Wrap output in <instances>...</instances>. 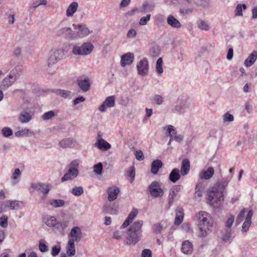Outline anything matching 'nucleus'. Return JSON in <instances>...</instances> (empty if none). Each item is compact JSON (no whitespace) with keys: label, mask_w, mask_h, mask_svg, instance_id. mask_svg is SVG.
<instances>
[{"label":"nucleus","mask_w":257,"mask_h":257,"mask_svg":"<svg viewBox=\"0 0 257 257\" xmlns=\"http://www.w3.org/2000/svg\"><path fill=\"white\" fill-rule=\"evenodd\" d=\"M233 170V168H230L229 170L230 174L218 181L212 188L208 195L209 203L211 206H215L216 205L217 206L218 205H220L224 201V191L233 177L232 174Z\"/></svg>","instance_id":"obj_1"},{"label":"nucleus","mask_w":257,"mask_h":257,"mask_svg":"<svg viewBox=\"0 0 257 257\" xmlns=\"http://www.w3.org/2000/svg\"><path fill=\"white\" fill-rule=\"evenodd\" d=\"M16 62L12 60L9 62L11 67H14L11 70L9 74L2 80L0 84L1 89L6 90L12 86L21 76L23 75V69L22 66L16 65Z\"/></svg>","instance_id":"obj_2"},{"label":"nucleus","mask_w":257,"mask_h":257,"mask_svg":"<svg viewBox=\"0 0 257 257\" xmlns=\"http://www.w3.org/2000/svg\"><path fill=\"white\" fill-rule=\"evenodd\" d=\"M143 224L142 220H137L134 222L127 229L125 235V243L127 245H135L142 237Z\"/></svg>","instance_id":"obj_3"},{"label":"nucleus","mask_w":257,"mask_h":257,"mask_svg":"<svg viewBox=\"0 0 257 257\" xmlns=\"http://www.w3.org/2000/svg\"><path fill=\"white\" fill-rule=\"evenodd\" d=\"M199 237H205L208 234L207 230L212 226L211 217L205 211H201L198 214Z\"/></svg>","instance_id":"obj_4"},{"label":"nucleus","mask_w":257,"mask_h":257,"mask_svg":"<svg viewBox=\"0 0 257 257\" xmlns=\"http://www.w3.org/2000/svg\"><path fill=\"white\" fill-rule=\"evenodd\" d=\"M94 46L90 42L83 43L81 46L74 45L72 49V53L75 55L86 56L93 51Z\"/></svg>","instance_id":"obj_5"},{"label":"nucleus","mask_w":257,"mask_h":257,"mask_svg":"<svg viewBox=\"0 0 257 257\" xmlns=\"http://www.w3.org/2000/svg\"><path fill=\"white\" fill-rule=\"evenodd\" d=\"M79 163L77 160H73L71 161L69 165V169L67 173H66L61 180L63 182L66 181L72 180L77 177L79 174L78 171Z\"/></svg>","instance_id":"obj_6"},{"label":"nucleus","mask_w":257,"mask_h":257,"mask_svg":"<svg viewBox=\"0 0 257 257\" xmlns=\"http://www.w3.org/2000/svg\"><path fill=\"white\" fill-rule=\"evenodd\" d=\"M192 106L191 100L187 97L181 96L178 99L177 104L174 106V111L177 113H184Z\"/></svg>","instance_id":"obj_7"},{"label":"nucleus","mask_w":257,"mask_h":257,"mask_svg":"<svg viewBox=\"0 0 257 257\" xmlns=\"http://www.w3.org/2000/svg\"><path fill=\"white\" fill-rule=\"evenodd\" d=\"M148 189L151 196L154 198L161 197L164 194L163 190L157 181L152 182L149 186Z\"/></svg>","instance_id":"obj_8"},{"label":"nucleus","mask_w":257,"mask_h":257,"mask_svg":"<svg viewBox=\"0 0 257 257\" xmlns=\"http://www.w3.org/2000/svg\"><path fill=\"white\" fill-rule=\"evenodd\" d=\"M69 240L78 242L82 237V232L81 228L78 226L73 227L70 230L69 235Z\"/></svg>","instance_id":"obj_9"},{"label":"nucleus","mask_w":257,"mask_h":257,"mask_svg":"<svg viewBox=\"0 0 257 257\" xmlns=\"http://www.w3.org/2000/svg\"><path fill=\"white\" fill-rule=\"evenodd\" d=\"M138 74L141 76L146 75L149 69V63L147 58L141 60L137 65Z\"/></svg>","instance_id":"obj_10"},{"label":"nucleus","mask_w":257,"mask_h":257,"mask_svg":"<svg viewBox=\"0 0 257 257\" xmlns=\"http://www.w3.org/2000/svg\"><path fill=\"white\" fill-rule=\"evenodd\" d=\"M64 54L62 49L55 50L51 55L48 60V65L50 66L56 63L59 60L63 58Z\"/></svg>","instance_id":"obj_11"},{"label":"nucleus","mask_w":257,"mask_h":257,"mask_svg":"<svg viewBox=\"0 0 257 257\" xmlns=\"http://www.w3.org/2000/svg\"><path fill=\"white\" fill-rule=\"evenodd\" d=\"M115 105V97L114 96H109L107 97L99 107V110L101 112H104L106 107H113Z\"/></svg>","instance_id":"obj_12"},{"label":"nucleus","mask_w":257,"mask_h":257,"mask_svg":"<svg viewBox=\"0 0 257 257\" xmlns=\"http://www.w3.org/2000/svg\"><path fill=\"white\" fill-rule=\"evenodd\" d=\"M102 208L105 213L114 215L117 213V206L114 203L110 201L106 202Z\"/></svg>","instance_id":"obj_13"},{"label":"nucleus","mask_w":257,"mask_h":257,"mask_svg":"<svg viewBox=\"0 0 257 257\" xmlns=\"http://www.w3.org/2000/svg\"><path fill=\"white\" fill-rule=\"evenodd\" d=\"M68 224L69 222L67 220H63L61 221L57 220L53 228V230L63 234L65 229L68 227Z\"/></svg>","instance_id":"obj_14"},{"label":"nucleus","mask_w":257,"mask_h":257,"mask_svg":"<svg viewBox=\"0 0 257 257\" xmlns=\"http://www.w3.org/2000/svg\"><path fill=\"white\" fill-rule=\"evenodd\" d=\"M31 187L38 191H41L44 194H47L51 187V186L49 184L45 183H32Z\"/></svg>","instance_id":"obj_15"},{"label":"nucleus","mask_w":257,"mask_h":257,"mask_svg":"<svg viewBox=\"0 0 257 257\" xmlns=\"http://www.w3.org/2000/svg\"><path fill=\"white\" fill-rule=\"evenodd\" d=\"M77 83L80 89L83 92H87L90 89V81L88 77L78 79Z\"/></svg>","instance_id":"obj_16"},{"label":"nucleus","mask_w":257,"mask_h":257,"mask_svg":"<svg viewBox=\"0 0 257 257\" xmlns=\"http://www.w3.org/2000/svg\"><path fill=\"white\" fill-rule=\"evenodd\" d=\"M119 192L120 190L117 187L111 186L108 187L107 190L108 200L110 202L115 200L117 198Z\"/></svg>","instance_id":"obj_17"},{"label":"nucleus","mask_w":257,"mask_h":257,"mask_svg":"<svg viewBox=\"0 0 257 257\" xmlns=\"http://www.w3.org/2000/svg\"><path fill=\"white\" fill-rule=\"evenodd\" d=\"M4 206L9 207L12 210H18L24 206V203L22 201L17 200L15 201H6L4 203Z\"/></svg>","instance_id":"obj_18"},{"label":"nucleus","mask_w":257,"mask_h":257,"mask_svg":"<svg viewBox=\"0 0 257 257\" xmlns=\"http://www.w3.org/2000/svg\"><path fill=\"white\" fill-rule=\"evenodd\" d=\"M134 59V54L131 53H126L122 55L121 57V65L123 67H124L126 65H130L133 62Z\"/></svg>","instance_id":"obj_19"},{"label":"nucleus","mask_w":257,"mask_h":257,"mask_svg":"<svg viewBox=\"0 0 257 257\" xmlns=\"http://www.w3.org/2000/svg\"><path fill=\"white\" fill-rule=\"evenodd\" d=\"M193 244L188 240L184 241L182 244L181 251L185 254H190L193 252Z\"/></svg>","instance_id":"obj_20"},{"label":"nucleus","mask_w":257,"mask_h":257,"mask_svg":"<svg viewBox=\"0 0 257 257\" xmlns=\"http://www.w3.org/2000/svg\"><path fill=\"white\" fill-rule=\"evenodd\" d=\"M214 173V170L212 167H209L206 170L201 171L199 175L201 180H208L210 179Z\"/></svg>","instance_id":"obj_21"},{"label":"nucleus","mask_w":257,"mask_h":257,"mask_svg":"<svg viewBox=\"0 0 257 257\" xmlns=\"http://www.w3.org/2000/svg\"><path fill=\"white\" fill-rule=\"evenodd\" d=\"M257 59V51H253L244 62V65L246 67L251 66Z\"/></svg>","instance_id":"obj_22"},{"label":"nucleus","mask_w":257,"mask_h":257,"mask_svg":"<svg viewBox=\"0 0 257 257\" xmlns=\"http://www.w3.org/2000/svg\"><path fill=\"white\" fill-rule=\"evenodd\" d=\"M18 118L21 123H28L32 120V114L26 111H23L19 114Z\"/></svg>","instance_id":"obj_23"},{"label":"nucleus","mask_w":257,"mask_h":257,"mask_svg":"<svg viewBox=\"0 0 257 257\" xmlns=\"http://www.w3.org/2000/svg\"><path fill=\"white\" fill-rule=\"evenodd\" d=\"M75 143L73 138H66L59 142V146L63 148H71L75 145Z\"/></svg>","instance_id":"obj_24"},{"label":"nucleus","mask_w":257,"mask_h":257,"mask_svg":"<svg viewBox=\"0 0 257 257\" xmlns=\"http://www.w3.org/2000/svg\"><path fill=\"white\" fill-rule=\"evenodd\" d=\"M167 22L169 26L174 28L179 29L182 26L180 22L173 15H169L168 16Z\"/></svg>","instance_id":"obj_25"},{"label":"nucleus","mask_w":257,"mask_h":257,"mask_svg":"<svg viewBox=\"0 0 257 257\" xmlns=\"http://www.w3.org/2000/svg\"><path fill=\"white\" fill-rule=\"evenodd\" d=\"M58 35H65L66 38H72L75 34L72 29L69 27H64L60 29L58 32Z\"/></svg>","instance_id":"obj_26"},{"label":"nucleus","mask_w":257,"mask_h":257,"mask_svg":"<svg viewBox=\"0 0 257 257\" xmlns=\"http://www.w3.org/2000/svg\"><path fill=\"white\" fill-rule=\"evenodd\" d=\"M73 26L74 27L75 29H78L79 30V35L82 37L86 36L91 33L88 28H87L85 25H76L75 24H73Z\"/></svg>","instance_id":"obj_27"},{"label":"nucleus","mask_w":257,"mask_h":257,"mask_svg":"<svg viewBox=\"0 0 257 257\" xmlns=\"http://www.w3.org/2000/svg\"><path fill=\"white\" fill-rule=\"evenodd\" d=\"M253 215L252 210H250L247 213V214L246 216V218L245 221L243 222L242 226V231L246 232L248 230L250 224H251V219Z\"/></svg>","instance_id":"obj_28"},{"label":"nucleus","mask_w":257,"mask_h":257,"mask_svg":"<svg viewBox=\"0 0 257 257\" xmlns=\"http://www.w3.org/2000/svg\"><path fill=\"white\" fill-rule=\"evenodd\" d=\"M94 146L101 150L106 151L110 148V145L103 139H97Z\"/></svg>","instance_id":"obj_29"},{"label":"nucleus","mask_w":257,"mask_h":257,"mask_svg":"<svg viewBox=\"0 0 257 257\" xmlns=\"http://www.w3.org/2000/svg\"><path fill=\"white\" fill-rule=\"evenodd\" d=\"M57 220L55 216L49 215H46L43 218V221L46 225L52 228L54 227Z\"/></svg>","instance_id":"obj_30"},{"label":"nucleus","mask_w":257,"mask_h":257,"mask_svg":"<svg viewBox=\"0 0 257 257\" xmlns=\"http://www.w3.org/2000/svg\"><path fill=\"white\" fill-rule=\"evenodd\" d=\"M190 169V162L187 159H184L182 162L180 173L182 176L187 175Z\"/></svg>","instance_id":"obj_31"},{"label":"nucleus","mask_w":257,"mask_h":257,"mask_svg":"<svg viewBox=\"0 0 257 257\" xmlns=\"http://www.w3.org/2000/svg\"><path fill=\"white\" fill-rule=\"evenodd\" d=\"M48 204L54 208H58L64 206L65 201L62 199H52L48 201Z\"/></svg>","instance_id":"obj_32"},{"label":"nucleus","mask_w":257,"mask_h":257,"mask_svg":"<svg viewBox=\"0 0 257 257\" xmlns=\"http://www.w3.org/2000/svg\"><path fill=\"white\" fill-rule=\"evenodd\" d=\"M163 166V163L160 160H154L151 165V172L153 174H157L158 172L159 169Z\"/></svg>","instance_id":"obj_33"},{"label":"nucleus","mask_w":257,"mask_h":257,"mask_svg":"<svg viewBox=\"0 0 257 257\" xmlns=\"http://www.w3.org/2000/svg\"><path fill=\"white\" fill-rule=\"evenodd\" d=\"M181 176L179 170L177 168L173 169L169 175V180L173 183H175L180 179Z\"/></svg>","instance_id":"obj_34"},{"label":"nucleus","mask_w":257,"mask_h":257,"mask_svg":"<svg viewBox=\"0 0 257 257\" xmlns=\"http://www.w3.org/2000/svg\"><path fill=\"white\" fill-rule=\"evenodd\" d=\"M183 211L181 208H178L176 209V215L174 221V224L176 225H180L183 221L184 217Z\"/></svg>","instance_id":"obj_35"},{"label":"nucleus","mask_w":257,"mask_h":257,"mask_svg":"<svg viewBox=\"0 0 257 257\" xmlns=\"http://www.w3.org/2000/svg\"><path fill=\"white\" fill-rule=\"evenodd\" d=\"M78 7L77 2H74L72 3L68 7L66 10V16L67 17H72L76 12Z\"/></svg>","instance_id":"obj_36"},{"label":"nucleus","mask_w":257,"mask_h":257,"mask_svg":"<svg viewBox=\"0 0 257 257\" xmlns=\"http://www.w3.org/2000/svg\"><path fill=\"white\" fill-rule=\"evenodd\" d=\"M76 252L74 242L68 240L66 247V253L68 256H72L75 255Z\"/></svg>","instance_id":"obj_37"},{"label":"nucleus","mask_w":257,"mask_h":257,"mask_svg":"<svg viewBox=\"0 0 257 257\" xmlns=\"http://www.w3.org/2000/svg\"><path fill=\"white\" fill-rule=\"evenodd\" d=\"M34 135V132L28 128H24L15 133V136L17 137H29L31 136H33Z\"/></svg>","instance_id":"obj_38"},{"label":"nucleus","mask_w":257,"mask_h":257,"mask_svg":"<svg viewBox=\"0 0 257 257\" xmlns=\"http://www.w3.org/2000/svg\"><path fill=\"white\" fill-rule=\"evenodd\" d=\"M52 92L65 98H71V92L68 90L55 89L52 90Z\"/></svg>","instance_id":"obj_39"},{"label":"nucleus","mask_w":257,"mask_h":257,"mask_svg":"<svg viewBox=\"0 0 257 257\" xmlns=\"http://www.w3.org/2000/svg\"><path fill=\"white\" fill-rule=\"evenodd\" d=\"M21 175L20 169L19 168L16 169L11 178L12 183L13 185H16L19 182Z\"/></svg>","instance_id":"obj_40"},{"label":"nucleus","mask_w":257,"mask_h":257,"mask_svg":"<svg viewBox=\"0 0 257 257\" xmlns=\"http://www.w3.org/2000/svg\"><path fill=\"white\" fill-rule=\"evenodd\" d=\"M178 193L175 192L174 190L171 188L168 196V204L170 206L172 205L174 201L176 199Z\"/></svg>","instance_id":"obj_41"},{"label":"nucleus","mask_w":257,"mask_h":257,"mask_svg":"<svg viewBox=\"0 0 257 257\" xmlns=\"http://www.w3.org/2000/svg\"><path fill=\"white\" fill-rule=\"evenodd\" d=\"M156 71L157 73L160 75L163 72V59L162 58H159L156 62Z\"/></svg>","instance_id":"obj_42"},{"label":"nucleus","mask_w":257,"mask_h":257,"mask_svg":"<svg viewBox=\"0 0 257 257\" xmlns=\"http://www.w3.org/2000/svg\"><path fill=\"white\" fill-rule=\"evenodd\" d=\"M151 100L153 102H155L158 105H161L164 102V98L161 95L159 94L152 96L151 98Z\"/></svg>","instance_id":"obj_43"},{"label":"nucleus","mask_w":257,"mask_h":257,"mask_svg":"<svg viewBox=\"0 0 257 257\" xmlns=\"http://www.w3.org/2000/svg\"><path fill=\"white\" fill-rule=\"evenodd\" d=\"M197 25L199 29L201 30L208 31L210 27L207 22L203 20H200L197 22Z\"/></svg>","instance_id":"obj_44"},{"label":"nucleus","mask_w":257,"mask_h":257,"mask_svg":"<svg viewBox=\"0 0 257 257\" xmlns=\"http://www.w3.org/2000/svg\"><path fill=\"white\" fill-rule=\"evenodd\" d=\"M71 192L75 196H79L83 193V188L81 186H76L72 189Z\"/></svg>","instance_id":"obj_45"},{"label":"nucleus","mask_w":257,"mask_h":257,"mask_svg":"<svg viewBox=\"0 0 257 257\" xmlns=\"http://www.w3.org/2000/svg\"><path fill=\"white\" fill-rule=\"evenodd\" d=\"M56 113L53 110H50L48 112H45L43 115L42 116V118L44 120H48L51 119L54 116H55Z\"/></svg>","instance_id":"obj_46"},{"label":"nucleus","mask_w":257,"mask_h":257,"mask_svg":"<svg viewBox=\"0 0 257 257\" xmlns=\"http://www.w3.org/2000/svg\"><path fill=\"white\" fill-rule=\"evenodd\" d=\"M246 8V6L245 4L241 5L238 4L237 5L236 9L235 10V15L236 16H242V9L245 10Z\"/></svg>","instance_id":"obj_47"},{"label":"nucleus","mask_w":257,"mask_h":257,"mask_svg":"<svg viewBox=\"0 0 257 257\" xmlns=\"http://www.w3.org/2000/svg\"><path fill=\"white\" fill-rule=\"evenodd\" d=\"M138 12L145 13V12H151L153 10L152 7L148 3L143 4L142 7L138 9Z\"/></svg>","instance_id":"obj_48"},{"label":"nucleus","mask_w":257,"mask_h":257,"mask_svg":"<svg viewBox=\"0 0 257 257\" xmlns=\"http://www.w3.org/2000/svg\"><path fill=\"white\" fill-rule=\"evenodd\" d=\"M160 54V49L158 46H154L151 48L150 54L152 57H156Z\"/></svg>","instance_id":"obj_49"},{"label":"nucleus","mask_w":257,"mask_h":257,"mask_svg":"<svg viewBox=\"0 0 257 257\" xmlns=\"http://www.w3.org/2000/svg\"><path fill=\"white\" fill-rule=\"evenodd\" d=\"M102 164L99 162L94 165L93 171L96 174L98 175H100L102 174Z\"/></svg>","instance_id":"obj_50"},{"label":"nucleus","mask_w":257,"mask_h":257,"mask_svg":"<svg viewBox=\"0 0 257 257\" xmlns=\"http://www.w3.org/2000/svg\"><path fill=\"white\" fill-rule=\"evenodd\" d=\"M223 122H232L234 120V116L228 112L225 113L222 116Z\"/></svg>","instance_id":"obj_51"},{"label":"nucleus","mask_w":257,"mask_h":257,"mask_svg":"<svg viewBox=\"0 0 257 257\" xmlns=\"http://www.w3.org/2000/svg\"><path fill=\"white\" fill-rule=\"evenodd\" d=\"M176 131L175 127L172 125H169L167 127V132L168 133V136L170 137V140L171 141L174 140V137L173 134H175L174 132Z\"/></svg>","instance_id":"obj_52"},{"label":"nucleus","mask_w":257,"mask_h":257,"mask_svg":"<svg viewBox=\"0 0 257 257\" xmlns=\"http://www.w3.org/2000/svg\"><path fill=\"white\" fill-rule=\"evenodd\" d=\"M39 250L42 252H45L48 250V247L45 244V241L43 240H41L39 241Z\"/></svg>","instance_id":"obj_53"},{"label":"nucleus","mask_w":257,"mask_h":257,"mask_svg":"<svg viewBox=\"0 0 257 257\" xmlns=\"http://www.w3.org/2000/svg\"><path fill=\"white\" fill-rule=\"evenodd\" d=\"M153 232L156 234L160 233L163 229L162 225L160 223L154 224L152 226Z\"/></svg>","instance_id":"obj_54"},{"label":"nucleus","mask_w":257,"mask_h":257,"mask_svg":"<svg viewBox=\"0 0 257 257\" xmlns=\"http://www.w3.org/2000/svg\"><path fill=\"white\" fill-rule=\"evenodd\" d=\"M231 237V230L230 228H228L226 230L225 234L223 235L222 239L225 242H228L229 241Z\"/></svg>","instance_id":"obj_55"},{"label":"nucleus","mask_w":257,"mask_h":257,"mask_svg":"<svg viewBox=\"0 0 257 257\" xmlns=\"http://www.w3.org/2000/svg\"><path fill=\"white\" fill-rule=\"evenodd\" d=\"M2 133L5 137H9L13 135L12 130L7 127H4L2 130Z\"/></svg>","instance_id":"obj_56"},{"label":"nucleus","mask_w":257,"mask_h":257,"mask_svg":"<svg viewBox=\"0 0 257 257\" xmlns=\"http://www.w3.org/2000/svg\"><path fill=\"white\" fill-rule=\"evenodd\" d=\"M138 213V210L136 208H133L129 215H128L127 218V220L130 221H133L134 219L136 217Z\"/></svg>","instance_id":"obj_57"},{"label":"nucleus","mask_w":257,"mask_h":257,"mask_svg":"<svg viewBox=\"0 0 257 257\" xmlns=\"http://www.w3.org/2000/svg\"><path fill=\"white\" fill-rule=\"evenodd\" d=\"M8 216L6 215H3L0 218V225L3 228H6L8 226Z\"/></svg>","instance_id":"obj_58"},{"label":"nucleus","mask_w":257,"mask_h":257,"mask_svg":"<svg viewBox=\"0 0 257 257\" xmlns=\"http://www.w3.org/2000/svg\"><path fill=\"white\" fill-rule=\"evenodd\" d=\"M245 213V209L244 208L242 209L238 215L237 218L236 219V224H239L241 223V222L243 220L244 218V216Z\"/></svg>","instance_id":"obj_59"},{"label":"nucleus","mask_w":257,"mask_h":257,"mask_svg":"<svg viewBox=\"0 0 257 257\" xmlns=\"http://www.w3.org/2000/svg\"><path fill=\"white\" fill-rule=\"evenodd\" d=\"M150 14H148L146 16L142 17L140 20L139 24L142 26L146 25L148 21H150Z\"/></svg>","instance_id":"obj_60"},{"label":"nucleus","mask_w":257,"mask_h":257,"mask_svg":"<svg viewBox=\"0 0 257 257\" xmlns=\"http://www.w3.org/2000/svg\"><path fill=\"white\" fill-rule=\"evenodd\" d=\"M136 158L139 161H142L145 159L143 152L141 150H138L136 152Z\"/></svg>","instance_id":"obj_61"},{"label":"nucleus","mask_w":257,"mask_h":257,"mask_svg":"<svg viewBox=\"0 0 257 257\" xmlns=\"http://www.w3.org/2000/svg\"><path fill=\"white\" fill-rule=\"evenodd\" d=\"M60 247L57 246H54L52 247V251H51V254L53 256H56L57 255L60 251Z\"/></svg>","instance_id":"obj_62"},{"label":"nucleus","mask_w":257,"mask_h":257,"mask_svg":"<svg viewBox=\"0 0 257 257\" xmlns=\"http://www.w3.org/2000/svg\"><path fill=\"white\" fill-rule=\"evenodd\" d=\"M152 251L149 249H144L142 252V257H152Z\"/></svg>","instance_id":"obj_63"},{"label":"nucleus","mask_w":257,"mask_h":257,"mask_svg":"<svg viewBox=\"0 0 257 257\" xmlns=\"http://www.w3.org/2000/svg\"><path fill=\"white\" fill-rule=\"evenodd\" d=\"M234 220V217L233 216L231 215L227 220L226 222V227H228L229 228L232 226Z\"/></svg>","instance_id":"obj_64"}]
</instances>
